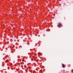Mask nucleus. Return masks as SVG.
<instances>
[{
	"label": "nucleus",
	"instance_id": "f257e3e1",
	"mask_svg": "<svg viewBox=\"0 0 73 73\" xmlns=\"http://www.w3.org/2000/svg\"><path fill=\"white\" fill-rule=\"evenodd\" d=\"M59 24H58V26H57L58 27V28H60L61 27H62V24L61 23H59Z\"/></svg>",
	"mask_w": 73,
	"mask_h": 73
},
{
	"label": "nucleus",
	"instance_id": "f03ea898",
	"mask_svg": "<svg viewBox=\"0 0 73 73\" xmlns=\"http://www.w3.org/2000/svg\"><path fill=\"white\" fill-rule=\"evenodd\" d=\"M62 66L63 67V68H65V66H64V64H63L62 65Z\"/></svg>",
	"mask_w": 73,
	"mask_h": 73
},
{
	"label": "nucleus",
	"instance_id": "7ed1b4c3",
	"mask_svg": "<svg viewBox=\"0 0 73 73\" xmlns=\"http://www.w3.org/2000/svg\"><path fill=\"white\" fill-rule=\"evenodd\" d=\"M24 68H25V65H24Z\"/></svg>",
	"mask_w": 73,
	"mask_h": 73
},
{
	"label": "nucleus",
	"instance_id": "20e7f679",
	"mask_svg": "<svg viewBox=\"0 0 73 73\" xmlns=\"http://www.w3.org/2000/svg\"><path fill=\"white\" fill-rule=\"evenodd\" d=\"M22 61H24V60H22Z\"/></svg>",
	"mask_w": 73,
	"mask_h": 73
},
{
	"label": "nucleus",
	"instance_id": "39448f33",
	"mask_svg": "<svg viewBox=\"0 0 73 73\" xmlns=\"http://www.w3.org/2000/svg\"><path fill=\"white\" fill-rule=\"evenodd\" d=\"M72 72H73V69L72 70Z\"/></svg>",
	"mask_w": 73,
	"mask_h": 73
},
{
	"label": "nucleus",
	"instance_id": "423d86ee",
	"mask_svg": "<svg viewBox=\"0 0 73 73\" xmlns=\"http://www.w3.org/2000/svg\"><path fill=\"white\" fill-rule=\"evenodd\" d=\"M22 66V67H23V66L22 65V66Z\"/></svg>",
	"mask_w": 73,
	"mask_h": 73
}]
</instances>
